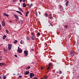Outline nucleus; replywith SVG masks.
Instances as JSON below:
<instances>
[{"label": "nucleus", "instance_id": "38", "mask_svg": "<svg viewBox=\"0 0 79 79\" xmlns=\"http://www.w3.org/2000/svg\"><path fill=\"white\" fill-rule=\"evenodd\" d=\"M49 15L50 16H52V15L51 14H49Z\"/></svg>", "mask_w": 79, "mask_h": 79}, {"label": "nucleus", "instance_id": "32", "mask_svg": "<svg viewBox=\"0 0 79 79\" xmlns=\"http://www.w3.org/2000/svg\"><path fill=\"white\" fill-rule=\"evenodd\" d=\"M19 78H21V77H22V76H19Z\"/></svg>", "mask_w": 79, "mask_h": 79}, {"label": "nucleus", "instance_id": "59", "mask_svg": "<svg viewBox=\"0 0 79 79\" xmlns=\"http://www.w3.org/2000/svg\"><path fill=\"white\" fill-rule=\"evenodd\" d=\"M0 53H1V51H0Z\"/></svg>", "mask_w": 79, "mask_h": 79}, {"label": "nucleus", "instance_id": "54", "mask_svg": "<svg viewBox=\"0 0 79 79\" xmlns=\"http://www.w3.org/2000/svg\"><path fill=\"white\" fill-rule=\"evenodd\" d=\"M50 25H51V26H52V23H50Z\"/></svg>", "mask_w": 79, "mask_h": 79}, {"label": "nucleus", "instance_id": "31", "mask_svg": "<svg viewBox=\"0 0 79 79\" xmlns=\"http://www.w3.org/2000/svg\"><path fill=\"white\" fill-rule=\"evenodd\" d=\"M47 69L48 70V69H50V67H48V68Z\"/></svg>", "mask_w": 79, "mask_h": 79}, {"label": "nucleus", "instance_id": "9", "mask_svg": "<svg viewBox=\"0 0 79 79\" xmlns=\"http://www.w3.org/2000/svg\"><path fill=\"white\" fill-rule=\"evenodd\" d=\"M29 74V71H27L26 72L25 74V75H27V74Z\"/></svg>", "mask_w": 79, "mask_h": 79}, {"label": "nucleus", "instance_id": "22", "mask_svg": "<svg viewBox=\"0 0 79 79\" xmlns=\"http://www.w3.org/2000/svg\"><path fill=\"white\" fill-rule=\"evenodd\" d=\"M64 27H65V28H68V25H66L64 26Z\"/></svg>", "mask_w": 79, "mask_h": 79}, {"label": "nucleus", "instance_id": "14", "mask_svg": "<svg viewBox=\"0 0 79 79\" xmlns=\"http://www.w3.org/2000/svg\"><path fill=\"white\" fill-rule=\"evenodd\" d=\"M18 9L20 11H21L22 12L23 11V10H22V9H21V8L19 7L18 8Z\"/></svg>", "mask_w": 79, "mask_h": 79}, {"label": "nucleus", "instance_id": "37", "mask_svg": "<svg viewBox=\"0 0 79 79\" xmlns=\"http://www.w3.org/2000/svg\"><path fill=\"white\" fill-rule=\"evenodd\" d=\"M11 47H12V45L10 44V49H11Z\"/></svg>", "mask_w": 79, "mask_h": 79}, {"label": "nucleus", "instance_id": "17", "mask_svg": "<svg viewBox=\"0 0 79 79\" xmlns=\"http://www.w3.org/2000/svg\"><path fill=\"white\" fill-rule=\"evenodd\" d=\"M18 42V41L17 40H15L14 41V44H16V43H17Z\"/></svg>", "mask_w": 79, "mask_h": 79}, {"label": "nucleus", "instance_id": "40", "mask_svg": "<svg viewBox=\"0 0 79 79\" xmlns=\"http://www.w3.org/2000/svg\"><path fill=\"white\" fill-rule=\"evenodd\" d=\"M5 37H4L3 36V37H2V39H3V40H4V39H5Z\"/></svg>", "mask_w": 79, "mask_h": 79}, {"label": "nucleus", "instance_id": "45", "mask_svg": "<svg viewBox=\"0 0 79 79\" xmlns=\"http://www.w3.org/2000/svg\"><path fill=\"white\" fill-rule=\"evenodd\" d=\"M41 69H44V68L43 67H42L41 68Z\"/></svg>", "mask_w": 79, "mask_h": 79}, {"label": "nucleus", "instance_id": "51", "mask_svg": "<svg viewBox=\"0 0 79 79\" xmlns=\"http://www.w3.org/2000/svg\"><path fill=\"white\" fill-rule=\"evenodd\" d=\"M52 18V17H49L50 19H51V18Z\"/></svg>", "mask_w": 79, "mask_h": 79}, {"label": "nucleus", "instance_id": "15", "mask_svg": "<svg viewBox=\"0 0 79 79\" xmlns=\"http://www.w3.org/2000/svg\"><path fill=\"white\" fill-rule=\"evenodd\" d=\"M35 14L36 17H37V12L35 11Z\"/></svg>", "mask_w": 79, "mask_h": 79}, {"label": "nucleus", "instance_id": "55", "mask_svg": "<svg viewBox=\"0 0 79 79\" xmlns=\"http://www.w3.org/2000/svg\"><path fill=\"white\" fill-rule=\"evenodd\" d=\"M17 75H19V73H18V74H17Z\"/></svg>", "mask_w": 79, "mask_h": 79}, {"label": "nucleus", "instance_id": "47", "mask_svg": "<svg viewBox=\"0 0 79 79\" xmlns=\"http://www.w3.org/2000/svg\"><path fill=\"white\" fill-rule=\"evenodd\" d=\"M24 1H25V0H23V2H24Z\"/></svg>", "mask_w": 79, "mask_h": 79}, {"label": "nucleus", "instance_id": "2", "mask_svg": "<svg viewBox=\"0 0 79 79\" xmlns=\"http://www.w3.org/2000/svg\"><path fill=\"white\" fill-rule=\"evenodd\" d=\"M34 76V74L32 73H30V78H32V77Z\"/></svg>", "mask_w": 79, "mask_h": 79}, {"label": "nucleus", "instance_id": "34", "mask_svg": "<svg viewBox=\"0 0 79 79\" xmlns=\"http://www.w3.org/2000/svg\"><path fill=\"white\" fill-rule=\"evenodd\" d=\"M13 0L14 2H15L16 1H17V0Z\"/></svg>", "mask_w": 79, "mask_h": 79}, {"label": "nucleus", "instance_id": "1", "mask_svg": "<svg viewBox=\"0 0 79 79\" xmlns=\"http://www.w3.org/2000/svg\"><path fill=\"white\" fill-rule=\"evenodd\" d=\"M75 53V52H74V51H70V54L71 56H73Z\"/></svg>", "mask_w": 79, "mask_h": 79}, {"label": "nucleus", "instance_id": "46", "mask_svg": "<svg viewBox=\"0 0 79 79\" xmlns=\"http://www.w3.org/2000/svg\"><path fill=\"white\" fill-rule=\"evenodd\" d=\"M23 0H19V2H22V1Z\"/></svg>", "mask_w": 79, "mask_h": 79}, {"label": "nucleus", "instance_id": "4", "mask_svg": "<svg viewBox=\"0 0 79 79\" xmlns=\"http://www.w3.org/2000/svg\"><path fill=\"white\" fill-rule=\"evenodd\" d=\"M2 25L3 27H4L5 26V21H3L2 22Z\"/></svg>", "mask_w": 79, "mask_h": 79}, {"label": "nucleus", "instance_id": "25", "mask_svg": "<svg viewBox=\"0 0 79 79\" xmlns=\"http://www.w3.org/2000/svg\"><path fill=\"white\" fill-rule=\"evenodd\" d=\"M30 68V66H28L27 68L26 69H29Z\"/></svg>", "mask_w": 79, "mask_h": 79}, {"label": "nucleus", "instance_id": "18", "mask_svg": "<svg viewBox=\"0 0 79 79\" xmlns=\"http://www.w3.org/2000/svg\"><path fill=\"white\" fill-rule=\"evenodd\" d=\"M20 43L21 44H23V41L22 40H21Z\"/></svg>", "mask_w": 79, "mask_h": 79}, {"label": "nucleus", "instance_id": "3", "mask_svg": "<svg viewBox=\"0 0 79 79\" xmlns=\"http://www.w3.org/2000/svg\"><path fill=\"white\" fill-rule=\"evenodd\" d=\"M24 53L25 54V56H27L28 55V52L27 51H25L24 52Z\"/></svg>", "mask_w": 79, "mask_h": 79}, {"label": "nucleus", "instance_id": "11", "mask_svg": "<svg viewBox=\"0 0 79 79\" xmlns=\"http://www.w3.org/2000/svg\"><path fill=\"white\" fill-rule=\"evenodd\" d=\"M16 12L17 13H19V14L20 15H22V13L20 11H17Z\"/></svg>", "mask_w": 79, "mask_h": 79}, {"label": "nucleus", "instance_id": "41", "mask_svg": "<svg viewBox=\"0 0 79 79\" xmlns=\"http://www.w3.org/2000/svg\"><path fill=\"white\" fill-rule=\"evenodd\" d=\"M15 57H18V56L17 55H15Z\"/></svg>", "mask_w": 79, "mask_h": 79}, {"label": "nucleus", "instance_id": "57", "mask_svg": "<svg viewBox=\"0 0 79 79\" xmlns=\"http://www.w3.org/2000/svg\"><path fill=\"white\" fill-rule=\"evenodd\" d=\"M57 73H58V72H57Z\"/></svg>", "mask_w": 79, "mask_h": 79}, {"label": "nucleus", "instance_id": "12", "mask_svg": "<svg viewBox=\"0 0 79 79\" xmlns=\"http://www.w3.org/2000/svg\"><path fill=\"white\" fill-rule=\"evenodd\" d=\"M4 63H0V66H3V65H4Z\"/></svg>", "mask_w": 79, "mask_h": 79}, {"label": "nucleus", "instance_id": "48", "mask_svg": "<svg viewBox=\"0 0 79 79\" xmlns=\"http://www.w3.org/2000/svg\"><path fill=\"white\" fill-rule=\"evenodd\" d=\"M20 48H19V47H18V49H20Z\"/></svg>", "mask_w": 79, "mask_h": 79}, {"label": "nucleus", "instance_id": "7", "mask_svg": "<svg viewBox=\"0 0 79 79\" xmlns=\"http://www.w3.org/2000/svg\"><path fill=\"white\" fill-rule=\"evenodd\" d=\"M23 7H24V8H25V7L26 6V4L24 2L23 3Z\"/></svg>", "mask_w": 79, "mask_h": 79}, {"label": "nucleus", "instance_id": "29", "mask_svg": "<svg viewBox=\"0 0 79 79\" xmlns=\"http://www.w3.org/2000/svg\"><path fill=\"white\" fill-rule=\"evenodd\" d=\"M2 56H0V60H2Z\"/></svg>", "mask_w": 79, "mask_h": 79}, {"label": "nucleus", "instance_id": "10", "mask_svg": "<svg viewBox=\"0 0 79 79\" xmlns=\"http://www.w3.org/2000/svg\"><path fill=\"white\" fill-rule=\"evenodd\" d=\"M35 37L34 36H31V39L32 40H34L35 39Z\"/></svg>", "mask_w": 79, "mask_h": 79}, {"label": "nucleus", "instance_id": "52", "mask_svg": "<svg viewBox=\"0 0 79 79\" xmlns=\"http://www.w3.org/2000/svg\"><path fill=\"white\" fill-rule=\"evenodd\" d=\"M31 64H34V62H32L31 63Z\"/></svg>", "mask_w": 79, "mask_h": 79}, {"label": "nucleus", "instance_id": "53", "mask_svg": "<svg viewBox=\"0 0 79 79\" xmlns=\"http://www.w3.org/2000/svg\"><path fill=\"white\" fill-rule=\"evenodd\" d=\"M60 79H63V78L62 77H61Z\"/></svg>", "mask_w": 79, "mask_h": 79}, {"label": "nucleus", "instance_id": "23", "mask_svg": "<svg viewBox=\"0 0 79 79\" xmlns=\"http://www.w3.org/2000/svg\"><path fill=\"white\" fill-rule=\"evenodd\" d=\"M6 32L7 34H8V31L7 30H6Z\"/></svg>", "mask_w": 79, "mask_h": 79}, {"label": "nucleus", "instance_id": "20", "mask_svg": "<svg viewBox=\"0 0 79 79\" xmlns=\"http://www.w3.org/2000/svg\"><path fill=\"white\" fill-rule=\"evenodd\" d=\"M45 17H47V16H48V14H47V13H45Z\"/></svg>", "mask_w": 79, "mask_h": 79}, {"label": "nucleus", "instance_id": "30", "mask_svg": "<svg viewBox=\"0 0 79 79\" xmlns=\"http://www.w3.org/2000/svg\"><path fill=\"white\" fill-rule=\"evenodd\" d=\"M44 77L45 79H47L48 78V77L46 76H44Z\"/></svg>", "mask_w": 79, "mask_h": 79}, {"label": "nucleus", "instance_id": "43", "mask_svg": "<svg viewBox=\"0 0 79 79\" xmlns=\"http://www.w3.org/2000/svg\"><path fill=\"white\" fill-rule=\"evenodd\" d=\"M59 6H60V8H62V6H61V5H60Z\"/></svg>", "mask_w": 79, "mask_h": 79}, {"label": "nucleus", "instance_id": "49", "mask_svg": "<svg viewBox=\"0 0 79 79\" xmlns=\"http://www.w3.org/2000/svg\"><path fill=\"white\" fill-rule=\"evenodd\" d=\"M26 16L27 17V14H26Z\"/></svg>", "mask_w": 79, "mask_h": 79}, {"label": "nucleus", "instance_id": "33", "mask_svg": "<svg viewBox=\"0 0 79 79\" xmlns=\"http://www.w3.org/2000/svg\"><path fill=\"white\" fill-rule=\"evenodd\" d=\"M6 76H4L3 77V79H6Z\"/></svg>", "mask_w": 79, "mask_h": 79}, {"label": "nucleus", "instance_id": "50", "mask_svg": "<svg viewBox=\"0 0 79 79\" xmlns=\"http://www.w3.org/2000/svg\"><path fill=\"white\" fill-rule=\"evenodd\" d=\"M0 79H2V77L0 76Z\"/></svg>", "mask_w": 79, "mask_h": 79}, {"label": "nucleus", "instance_id": "60", "mask_svg": "<svg viewBox=\"0 0 79 79\" xmlns=\"http://www.w3.org/2000/svg\"><path fill=\"white\" fill-rule=\"evenodd\" d=\"M41 79H43V78H41Z\"/></svg>", "mask_w": 79, "mask_h": 79}, {"label": "nucleus", "instance_id": "24", "mask_svg": "<svg viewBox=\"0 0 79 79\" xmlns=\"http://www.w3.org/2000/svg\"><path fill=\"white\" fill-rule=\"evenodd\" d=\"M27 40H30V38L28 37L27 38Z\"/></svg>", "mask_w": 79, "mask_h": 79}, {"label": "nucleus", "instance_id": "36", "mask_svg": "<svg viewBox=\"0 0 79 79\" xmlns=\"http://www.w3.org/2000/svg\"><path fill=\"white\" fill-rule=\"evenodd\" d=\"M31 34L32 35H34V33L32 32L31 33Z\"/></svg>", "mask_w": 79, "mask_h": 79}, {"label": "nucleus", "instance_id": "6", "mask_svg": "<svg viewBox=\"0 0 79 79\" xmlns=\"http://www.w3.org/2000/svg\"><path fill=\"white\" fill-rule=\"evenodd\" d=\"M18 52L19 53H22V50L20 49H18Z\"/></svg>", "mask_w": 79, "mask_h": 79}, {"label": "nucleus", "instance_id": "13", "mask_svg": "<svg viewBox=\"0 0 79 79\" xmlns=\"http://www.w3.org/2000/svg\"><path fill=\"white\" fill-rule=\"evenodd\" d=\"M8 48L9 50H10V44H8Z\"/></svg>", "mask_w": 79, "mask_h": 79}, {"label": "nucleus", "instance_id": "16", "mask_svg": "<svg viewBox=\"0 0 79 79\" xmlns=\"http://www.w3.org/2000/svg\"><path fill=\"white\" fill-rule=\"evenodd\" d=\"M33 6L32 4L31 3V4L29 5V7L31 8V6Z\"/></svg>", "mask_w": 79, "mask_h": 79}, {"label": "nucleus", "instance_id": "56", "mask_svg": "<svg viewBox=\"0 0 79 79\" xmlns=\"http://www.w3.org/2000/svg\"><path fill=\"white\" fill-rule=\"evenodd\" d=\"M10 23H11V21H10Z\"/></svg>", "mask_w": 79, "mask_h": 79}, {"label": "nucleus", "instance_id": "44", "mask_svg": "<svg viewBox=\"0 0 79 79\" xmlns=\"http://www.w3.org/2000/svg\"><path fill=\"white\" fill-rule=\"evenodd\" d=\"M59 74H61V71H60L59 72Z\"/></svg>", "mask_w": 79, "mask_h": 79}, {"label": "nucleus", "instance_id": "21", "mask_svg": "<svg viewBox=\"0 0 79 79\" xmlns=\"http://www.w3.org/2000/svg\"><path fill=\"white\" fill-rule=\"evenodd\" d=\"M37 35L39 36V35H40V32H38V33H37Z\"/></svg>", "mask_w": 79, "mask_h": 79}, {"label": "nucleus", "instance_id": "58", "mask_svg": "<svg viewBox=\"0 0 79 79\" xmlns=\"http://www.w3.org/2000/svg\"><path fill=\"white\" fill-rule=\"evenodd\" d=\"M9 22H10V20L9 21Z\"/></svg>", "mask_w": 79, "mask_h": 79}, {"label": "nucleus", "instance_id": "26", "mask_svg": "<svg viewBox=\"0 0 79 79\" xmlns=\"http://www.w3.org/2000/svg\"><path fill=\"white\" fill-rule=\"evenodd\" d=\"M52 63H50L49 64V66H52Z\"/></svg>", "mask_w": 79, "mask_h": 79}, {"label": "nucleus", "instance_id": "27", "mask_svg": "<svg viewBox=\"0 0 79 79\" xmlns=\"http://www.w3.org/2000/svg\"><path fill=\"white\" fill-rule=\"evenodd\" d=\"M29 11H27L26 13V14L27 15L28 14H29Z\"/></svg>", "mask_w": 79, "mask_h": 79}, {"label": "nucleus", "instance_id": "8", "mask_svg": "<svg viewBox=\"0 0 79 79\" xmlns=\"http://www.w3.org/2000/svg\"><path fill=\"white\" fill-rule=\"evenodd\" d=\"M14 16H15V18H16V19H19V18L18 17V16H17V15H15Z\"/></svg>", "mask_w": 79, "mask_h": 79}, {"label": "nucleus", "instance_id": "28", "mask_svg": "<svg viewBox=\"0 0 79 79\" xmlns=\"http://www.w3.org/2000/svg\"><path fill=\"white\" fill-rule=\"evenodd\" d=\"M0 30H2V26L0 25Z\"/></svg>", "mask_w": 79, "mask_h": 79}, {"label": "nucleus", "instance_id": "35", "mask_svg": "<svg viewBox=\"0 0 79 79\" xmlns=\"http://www.w3.org/2000/svg\"><path fill=\"white\" fill-rule=\"evenodd\" d=\"M4 51L5 52H6V49H5V48H4Z\"/></svg>", "mask_w": 79, "mask_h": 79}, {"label": "nucleus", "instance_id": "42", "mask_svg": "<svg viewBox=\"0 0 79 79\" xmlns=\"http://www.w3.org/2000/svg\"><path fill=\"white\" fill-rule=\"evenodd\" d=\"M34 79H37V77H35L34 78Z\"/></svg>", "mask_w": 79, "mask_h": 79}, {"label": "nucleus", "instance_id": "39", "mask_svg": "<svg viewBox=\"0 0 79 79\" xmlns=\"http://www.w3.org/2000/svg\"><path fill=\"white\" fill-rule=\"evenodd\" d=\"M3 37H4L5 38H6V35H4Z\"/></svg>", "mask_w": 79, "mask_h": 79}, {"label": "nucleus", "instance_id": "19", "mask_svg": "<svg viewBox=\"0 0 79 79\" xmlns=\"http://www.w3.org/2000/svg\"><path fill=\"white\" fill-rule=\"evenodd\" d=\"M66 6H68V1H67V2L66 3Z\"/></svg>", "mask_w": 79, "mask_h": 79}, {"label": "nucleus", "instance_id": "5", "mask_svg": "<svg viewBox=\"0 0 79 79\" xmlns=\"http://www.w3.org/2000/svg\"><path fill=\"white\" fill-rule=\"evenodd\" d=\"M3 15L4 16H6L7 17H8V16H9V15H8L7 14H6L5 13H3Z\"/></svg>", "mask_w": 79, "mask_h": 79}]
</instances>
